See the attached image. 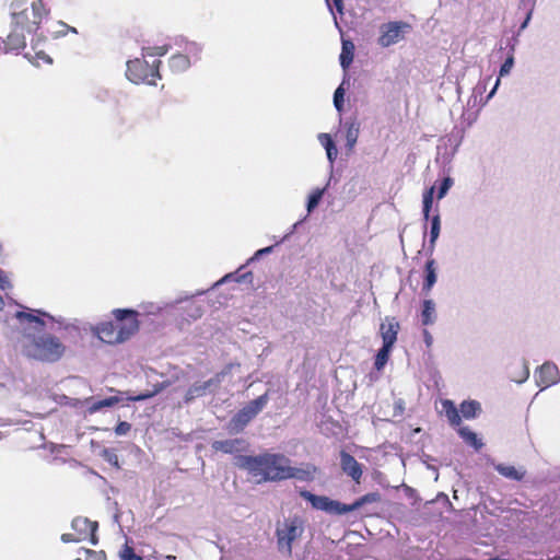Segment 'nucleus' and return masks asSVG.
I'll return each instance as SVG.
<instances>
[{
  "instance_id": "16",
  "label": "nucleus",
  "mask_w": 560,
  "mask_h": 560,
  "mask_svg": "<svg viewBox=\"0 0 560 560\" xmlns=\"http://www.w3.org/2000/svg\"><path fill=\"white\" fill-rule=\"evenodd\" d=\"M26 28L11 22V31L7 37V46L11 50H20L26 46Z\"/></svg>"
},
{
  "instance_id": "46",
  "label": "nucleus",
  "mask_w": 560,
  "mask_h": 560,
  "mask_svg": "<svg viewBox=\"0 0 560 560\" xmlns=\"http://www.w3.org/2000/svg\"><path fill=\"white\" fill-rule=\"evenodd\" d=\"M10 287V282L5 273L0 269V289L5 290Z\"/></svg>"
},
{
  "instance_id": "22",
  "label": "nucleus",
  "mask_w": 560,
  "mask_h": 560,
  "mask_svg": "<svg viewBox=\"0 0 560 560\" xmlns=\"http://www.w3.org/2000/svg\"><path fill=\"white\" fill-rule=\"evenodd\" d=\"M176 45L183 47L185 51L184 55H187L190 60L191 58L195 61L200 59L202 52V46L200 44L196 42H187L184 38H180L176 40Z\"/></svg>"
},
{
  "instance_id": "19",
  "label": "nucleus",
  "mask_w": 560,
  "mask_h": 560,
  "mask_svg": "<svg viewBox=\"0 0 560 560\" xmlns=\"http://www.w3.org/2000/svg\"><path fill=\"white\" fill-rule=\"evenodd\" d=\"M493 467L502 477L510 479V480L520 481L526 475V470L522 466L516 467L513 465L499 463V464H493Z\"/></svg>"
},
{
  "instance_id": "38",
  "label": "nucleus",
  "mask_w": 560,
  "mask_h": 560,
  "mask_svg": "<svg viewBox=\"0 0 560 560\" xmlns=\"http://www.w3.org/2000/svg\"><path fill=\"white\" fill-rule=\"evenodd\" d=\"M453 184L454 182L451 177H445L439 188L438 199H443L451 189V187L453 186Z\"/></svg>"
},
{
  "instance_id": "43",
  "label": "nucleus",
  "mask_w": 560,
  "mask_h": 560,
  "mask_svg": "<svg viewBox=\"0 0 560 560\" xmlns=\"http://www.w3.org/2000/svg\"><path fill=\"white\" fill-rule=\"evenodd\" d=\"M130 429L131 425L128 422L121 421L116 425L115 433L117 435H125L130 431Z\"/></svg>"
},
{
  "instance_id": "54",
  "label": "nucleus",
  "mask_w": 560,
  "mask_h": 560,
  "mask_svg": "<svg viewBox=\"0 0 560 560\" xmlns=\"http://www.w3.org/2000/svg\"><path fill=\"white\" fill-rule=\"evenodd\" d=\"M232 277H233V275H232V273H229V275L224 276V277H223L219 282H217V283H215V285H218V284H220V283H222V282L228 281V280H229V279H231Z\"/></svg>"
},
{
  "instance_id": "17",
  "label": "nucleus",
  "mask_w": 560,
  "mask_h": 560,
  "mask_svg": "<svg viewBox=\"0 0 560 560\" xmlns=\"http://www.w3.org/2000/svg\"><path fill=\"white\" fill-rule=\"evenodd\" d=\"M97 336L98 338L107 343H120L122 342L119 327L116 323L106 322L102 323L97 327Z\"/></svg>"
},
{
  "instance_id": "4",
  "label": "nucleus",
  "mask_w": 560,
  "mask_h": 560,
  "mask_svg": "<svg viewBox=\"0 0 560 560\" xmlns=\"http://www.w3.org/2000/svg\"><path fill=\"white\" fill-rule=\"evenodd\" d=\"M47 14L48 10L45 9L40 0L32 2L27 0H13L10 4L11 22L26 28L28 34L38 28Z\"/></svg>"
},
{
  "instance_id": "23",
  "label": "nucleus",
  "mask_w": 560,
  "mask_h": 560,
  "mask_svg": "<svg viewBox=\"0 0 560 560\" xmlns=\"http://www.w3.org/2000/svg\"><path fill=\"white\" fill-rule=\"evenodd\" d=\"M191 66V60L187 55L175 54L168 60V67L173 72H184Z\"/></svg>"
},
{
  "instance_id": "1",
  "label": "nucleus",
  "mask_w": 560,
  "mask_h": 560,
  "mask_svg": "<svg viewBox=\"0 0 560 560\" xmlns=\"http://www.w3.org/2000/svg\"><path fill=\"white\" fill-rule=\"evenodd\" d=\"M15 317L23 329L19 341L23 354L43 362H56L63 355L66 347L59 338L50 334H42L40 329L49 324L51 329L54 324H57L58 328L67 329L70 324L66 318L55 317L39 310L16 312Z\"/></svg>"
},
{
  "instance_id": "45",
  "label": "nucleus",
  "mask_w": 560,
  "mask_h": 560,
  "mask_svg": "<svg viewBox=\"0 0 560 560\" xmlns=\"http://www.w3.org/2000/svg\"><path fill=\"white\" fill-rule=\"evenodd\" d=\"M272 248H273L272 246H268V247H265V248L258 249V250L255 253L254 257H253V258H250V260H254V259H256V258H259V257H260V256H262V255L270 254V253L272 252Z\"/></svg>"
},
{
  "instance_id": "49",
  "label": "nucleus",
  "mask_w": 560,
  "mask_h": 560,
  "mask_svg": "<svg viewBox=\"0 0 560 560\" xmlns=\"http://www.w3.org/2000/svg\"><path fill=\"white\" fill-rule=\"evenodd\" d=\"M528 377H529V369H528V366L525 364V365H524V370H523L522 377H521L520 380H517V382H518V383H523V382H525Z\"/></svg>"
},
{
  "instance_id": "55",
  "label": "nucleus",
  "mask_w": 560,
  "mask_h": 560,
  "mask_svg": "<svg viewBox=\"0 0 560 560\" xmlns=\"http://www.w3.org/2000/svg\"><path fill=\"white\" fill-rule=\"evenodd\" d=\"M529 19H530V14H528V15H527V18H526V20L523 22V24H522L521 28H525V27L527 26V23H528Z\"/></svg>"
},
{
  "instance_id": "13",
  "label": "nucleus",
  "mask_w": 560,
  "mask_h": 560,
  "mask_svg": "<svg viewBox=\"0 0 560 560\" xmlns=\"http://www.w3.org/2000/svg\"><path fill=\"white\" fill-rule=\"evenodd\" d=\"M211 446L217 452H222L224 454H236L245 452L248 447V443L244 439L236 438L214 441Z\"/></svg>"
},
{
  "instance_id": "28",
  "label": "nucleus",
  "mask_w": 560,
  "mask_h": 560,
  "mask_svg": "<svg viewBox=\"0 0 560 560\" xmlns=\"http://www.w3.org/2000/svg\"><path fill=\"white\" fill-rule=\"evenodd\" d=\"M120 401H121V397H119V396H112V397H108V398H105L102 400L93 401L88 407V411L90 413H95V412L102 410L103 408L113 407Z\"/></svg>"
},
{
  "instance_id": "33",
  "label": "nucleus",
  "mask_w": 560,
  "mask_h": 560,
  "mask_svg": "<svg viewBox=\"0 0 560 560\" xmlns=\"http://www.w3.org/2000/svg\"><path fill=\"white\" fill-rule=\"evenodd\" d=\"M459 435L471 446H474L476 450H479L482 447V442L478 439L477 434L472 431H470L468 428H460L459 429Z\"/></svg>"
},
{
  "instance_id": "18",
  "label": "nucleus",
  "mask_w": 560,
  "mask_h": 560,
  "mask_svg": "<svg viewBox=\"0 0 560 560\" xmlns=\"http://www.w3.org/2000/svg\"><path fill=\"white\" fill-rule=\"evenodd\" d=\"M317 140L324 147V149L326 151L327 160L329 162L330 174L332 175L334 163L338 155L337 147L329 133H325V132L318 133Z\"/></svg>"
},
{
  "instance_id": "40",
  "label": "nucleus",
  "mask_w": 560,
  "mask_h": 560,
  "mask_svg": "<svg viewBox=\"0 0 560 560\" xmlns=\"http://www.w3.org/2000/svg\"><path fill=\"white\" fill-rule=\"evenodd\" d=\"M121 560H142V558L133 552V550L126 546L120 552Z\"/></svg>"
},
{
  "instance_id": "32",
  "label": "nucleus",
  "mask_w": 560,
  "mask_h": 560,
  "mask_svg": "<svg viewBox=\"0 0 560 560\" xmlns=\"http://www.w3.org/2000/svg\"><path fill=\"white\" fill-rule=\"evenodd\" d=\"M441 231V219L439 214H435L431 220L430 230V252L432 253L435 247V242L439 238Z\"/></svg>"
},
{
  "instance_id": "21",
  "label": "nucleus",
  "mask_w": 560,
  "mask_h": 560,
  "mask_svg": "<svg viewBox=\"0 0 560 560\" xmlns=\"http://www.w3.org/2000/svg\"><path fill=\"white\" fill-rule=\"evenodd\" d=\"M343 126L346 128V147L351 151L358 141L360 124L355 119H351L347 120Z\"/></svg>"
},
{
  "instance_id": "26",
  "label": "nucleus",
  "mask_w": 560,
  "mask_h": 560,
  "mask_svg": "<svg viewBox=\"0 0 560 560\" xmlns=\"http://www.w3.org/2000/svg\"><path fill=\"white\" fill-rule=\"evenodd\" d=\"M435 304L432 300H424L422 305L421 322L424 326L432 325L435 322Z\"/></svg>"
},
{
  "instance_id": "35",
  "label": "nucleus",
  "mask_w": 560,
  "mask_h": 560,
  "mask_svg": "<svg viewBox=\"0 0 560 560\" xmlns=\"http://www.w3.org/2000/svg\"><path fill=\"white\" fill-rule=\"evenodd\" d=\"M490 79H491V78L489 77L488 79H486L485 81L479 82V83L475 86V89H474V95H472L471 100H469V102H468L469 104H470V103H471V101H472V102H474V105H476V104H477V98H478V96H480V101H479L480 106H483V105H485V104H482V103L485 102V100L482 98V94H483V92L486 91V89H487V84H488V81H489Z\"/></svg>"
},
{
  "instance_id": "25",
  "label": "nucleus",
  "mask_w": 560,
  "mask_h": 560,
  "mask_svg": "<svg viewBox=\"0 0 560 560\" xmlns=\"http://www.w3.org/2000/svg\"><path fill=\"white\" fill-rule=\"evenodd\" d=\"M513 66H514V57H513V55H510L505 59L503 65L501 66L500 72H499V78L497 79L493 89L487 95V97L485 98V102L482 104H487L489 102V100H491L493 97V95L495 94V92L500 85V82H501L500 78L508 75L511 72Z\"/></svg>"
},
{
  "instance_id": "5",
  "label": "nucleus",
  "mask_w": 560,
  "mask_h": 560,
  "mask_svg": "<svg viewBox=\"0 0 560 560\" xmlns=\"http://www.w3.org/2000/svg\"><path fill=\"white\" fill-rule=\"evenodd\" d=\"M161 65L160 60L153 62V65H149L144 57L135 58L132 60H128L126 66V77L127 79L135 83H145L149 85H155L156 79H160L159 67Z\"/></svg>"
},
{
  "instance_id": "56",
  "label": "nucleus",
  "mask_w": 560,
  "mask_h": 560,
  "mask_svg": "<svg viewBox=\"0 0 560 560\" xmlns=\"http://www.w3.org/2000/svg\"><path fill=\"white\" fill-rule=\"evenodd\" d=\"M335 24L338 26L337 18L334 16Z\"/></svg>"
},
{
  "instance_id": "42",
  "label": "nucleus",
  "mask_w": 560,
  "mask_h": 560,
  "mask_svg": "<svg viewBox=\"0 0 560 560\" xmlns=\"http://www.w3.org/2000/svg\"><path fill=\"white\" fill-rule=\"evenodd\" d=\"M103 457L106 462H108L110 465L118 467V456L109 450H104Z\"/></svg>"
},
{
  "instance_id": "52",
  "label": "nucleus",
  "mask_w": 560,
  "mask_h": 560,
  "mask_svg": "<svg viewBox=\"0 0 560 560\" xmlns=\"http://www.w3.org/2000/svg\"><path fill=\"white\" fill-rule=\"evenodd\" d=\"M296 226H298V223L293 224V226H292L291 231H290L288 234H285V235L283 236V238L280 241V243H281V242H283L284 240H287V238H288V237H289V236L294 232V230L296 229ZM277 244H279V242H278Z\"/></svg>"
},
{
  "instance_id": "7",
  "label": "nucleus",
  "mask_w": 560,
  "mask_h": 560,
  "mask_svg": "<svg viewBox=\"0 0 560 560\" xmlns=\"http://www.w3.org/2000/svg\"><path fill=\"white\" fill-rule=\"evenodd\" d=\"M409 30L410 25L402 21L383 23L378 28L377 44L383 48L393 46L401 42Z\"/></svg>"
},
{
  "instance_id": "24",
  "label": "nucleus",
  "mask_w": 560,
  "mask_h": 560,
  "mask_svg": "<svg viewBox=\"0 0 560 560\" xmlns=\"http://www.w3.org/2000/svg\"><path fill=\"white\" fill-rule=\"evenodd\" d=\"M442 409L441 412L445 415L448 422L452 425H458L462 422L460 416L458 413V409L454 405V402L450 399H444L441 402Z\"/></svg>"
},
{
  "instance_id": "30",
  "label": "nucleus",
  "mask_w": 560,
  "mask_h": 560,
  "mask_svg": "<svg viewBox=\"0 0 560 560\" xmlns=\"http://www.w3.org/2000/svg\"><path fill=\"white\" fill-rule=\"evenodd\" d=\"M331 178H332V175L330 174L326 186L324 188H317V189L313 190L312 194L310 195L308 201H307V207H306L308 213H311L318 206L325 190L330 185Z\"/></svg>"
},
{
  "instance_id": "15",
  "label": "nucleus",
  "mask_w": 560,
  "mask_h": 560,
  "mask_svg": "<svg viewBox=\"0 0 560 560\" xmlns=\"http://www.w3.org/2000/svg\"><path fill=\"white\" fill-rule=\"evenodd\" d=\"M71 526H72L73 530L77 532L78 536L83 537V540L90 536L91 542L93 545L97 544V539L95 537V530L97 528L96 523L91 522L90 520H88L85 517H77L72 521Z\"/></svg>"
},
{
  "instance_id": "10",
  "label": "nucleus",
  "mask_w": 560,
  "mask_h": 560,
  "mask_svg": "<svg viewBox=\"0 0 560 560\" xmlns=\"http://www.w3.org/2000/svg\"><path fill=\"white\" fill-rule=\"evenodd\" d=\"M117 326L119 327L122 342L129 339L139 329V322L137 319L138 312L133 310H114L113 312Z\"/></svg>"
},
{
  "instance_id": "12",
  "label": "nucleus",
  "mask_w": 560,
  "mask_h": 560,
  "mask_svg": "<svg viewBox=\"0 0 560 560\" xmlns=\"http://www.w3.org/2000/svg\"><path fill=\"white\" fill-rule=\"evenodd\" d=\"M399 323L395 317H385L380 325V335L383 340V347L393 349L399 331Z\"/></svg>"
},
{
  "instance_id": "36",
  "label": "nucleus",
  "mask_w": 560,
  "mask_h": 560,
  "mask_svg": "<svg viewBox=\"0 0 560 560\" xmlns=\"http://www.w3.org/2000/svg\"><path fill=\"white\" fill-rule=\"evenodd\" d=\"M345 83H346V81L343 80L342 83L336 89V91L334 93V105L339 113L343 108V101H345L343 96L346 93Z\"/></svg>"
},
{
  "instance_id": "37",
  "label": "nucleus",
  "mask_w": 560,
  "mask_h": 560,
  "mask_svg": "<svg viewBox=\"0 0 560 560\" xmlns=\"http://www.w3.org/2000/svg\"><path fill=\"white\" fill-rule=\"evenodd\" d=\"M170 46L163 45V46H156V47H143L142 48V56H164L168 51Z\"/></svg>"
},
{
  "instance_id": "2",
  "label": "nucleus",
  "mask_w": 560,
  "mask_h": 560,
  "mask_svg": "<svg viewBox=\"0 0 560 560\" xmlns=\"http://www.w3.org/2000/svg\"><path fill=\"white\" fill-rule=\"evenodd\" d=\"M236 465L248 471L261 481H277L284 479H298L308 481L314 478L315 468L311 465L294 467L291 460L282 454L265 453L257 456H238Z\"/></svg>"
},
{
  "instance_id": "29",
  "label": "nucleus",
  "mask_w": 560,
  "mask_h": 560,
  "mask_svg": "<svg viewBox=\"0 0 560 560\" xmlns=\"http://www.w3.org/2000/svg\"><path fill=\"white\" fill-rule=\"evenodd\" d=\"M354 45L349 40L342 42V51L340 54V65L346 70L353 60Z\"/></svg>"
},
{
  "instance_id": "50",
  "label": "nucleus",
  "mask_w": 560,
  "mask_h": 560,
  "mask_svg": "<svg viewBox=\"0 0 560 560\" xmlns=\"http://www.w3.org/2000/svg\"><path fill=\"white\" fill-rule=\"evenodd\" d=\"M334 5L336 7L337 11L342 14L343 13V1L342 0H332Z\"/></svg>"
},
{
  "instance_id": "11",
  "label": "nucleus",
  "mask_w": 560,
  "mask_h": 560,
  "mask_svg": "<svg viewBox=\"0 0 560 560\" xmlns=\"http://www.w3.org/2000/svg\"><path fill=\"white\" fill-rule=\"evenodd\" d=\"M536 384L541 388H547L560 382L558 366L550 361L545 362L535 373Z\"/></svg>"
},
{
  "instance_id": "27",
  "label": "nucleus",
  "mask_w": 560,
  "mask_h": 560,
  "mask_svg": "<svg viewBox=\"0 0 560 560\" xmlns=\"http://www.w3.org/2000/svg\"><path fill=\"white\" fill-rule=\"evenodd\" d=\"M460 412L466 419L476 418L481 411V405L476 400H466L460 404Z\"/></svg>"
},
{
  "instance_id": "31",
  "label": "nucleus",
  "mask_w": 560,
  "mask_h": 560,
  "mask_svg": "<svg viewBox=\"0 0 560 560\" xmlns=\"http://www.w3.org/2000/svg\"><path fill=\"white\" fill-rule=\"evenodd\" d=\"M167 386H168V383L162 382V383L155 384L151 392H145V393L139 394L137 396H128L127 399L130 401H142V400L149 399V398L155 396L156 394L161 393Z\"/></svg>"
},
{
  "instance_id": "48",
  "label": "nucleus",
  "mask_w": 560,
  "mask_h": 560,
  "mask_svg": "<svg viewBox=\"0 0 560 560\" xmlns=\"http://www.w3.org/2000/svg\"><path fill=\"white\" fill-rule=\"evenodd\" d=\"M434 186H432L431 188H429L428 190H425V192L423 194V199L424 200H431L433 201V194H434Z\"/></svg>"
},
{
  "instance_id": "20",
  "label": "nucleus",
  "mask_w": 560,
  "mask_h": 560,
  "mask_svg": "<svg viewBox=\"0 0 560 560\" xmlns=\"http://www.w3.org/2000/svg\"><path fill=\"white\" fill-rule=\"evenodd\" d=\"M424 281L422 284V291L428 294L433 285L436 283L438 275H436V262L433 258L428 259L424 267Z\"/></svg>"
},
{
  "instance_id": "34",
  "label": "nucleus",
  "mask_w": 560,
  "mask_h": 560,
  "mask_svg": "<svg viewBox=\"0 0 560 560\" xmlns=\"http://www.w3.org/2000/svg\"><path fill=\"white\" fill-rule=\"evenodd\" d=\"M392 352V349L390 348H387V347H382L376 357H375V362H374V365H375V369L377 371H381L385 364L387 363L388 359H389V354Z\"/></svg>"
},
{
  "instance_id": "6",
  "label": "nucleus",
  "mask_w": 560,
  "mask_h": 560,
  "mask_svg": "<svg viewBox=\"0 0 560 560\" xmlns=\"http://www.w3.org/2000/svg\"><path fill=\"white\" fill-rule=\"evenodd\" d=\"M304 532L303 521L298 517H290L280 523L277 527L278 549L285 556H291L292 545Z\"/></svg>"
},
{
  "instance_id": "39",
  "label": "nucleus",
  "mask_w": 560,
  "mask_h": 560,
  "mask_svg": "<svg viewBox=\"0 0 560 560\" xmlns=\"http://www.w3.org/2000/svg\"><path fill=\"white\" fill-rule=\"evenodd\" d=\"M84 555V560H105V555L103 552H97L90 549L81 550Z\"/></svg>"
},
{
  "instance_id": "3",
  "label": "nucleus",
  "mask_w": 560,
  "mask_h": 560,
  "mask_svg": "<svg viewBox=\"0 0 560 560\" xmlns=\"http://www.w3.org/2000/svg\"><path fill=\"white\" fill-rule=\"evenodd\" d=\"M301 497L307 500L316 510L324 511L331 515H342L362 508L365 504L376 503L381 501L378 492H370L357 499L351 504H345L332 500L325 495H316L308 491H301Z\"/></svg>"
},
{
  "instance_id": "51",
  "label": "nucleus",
  "mask_w": 560,
  "mask_h": 560,
  "mask_svg": "<svg viewBox=\"0 0 560 560\" xmlns=\"http://www.w3.org/2000/svg\"><path fill=\"white\" fill-rule=\"evenodd\" d=\"M145 311H147L149 314H155V313H158V312H160V311H161V307H160V306H155V305L151 304V305H150V307H148Z\"/></svg>"
},
{
  "instance_id": "9",
  "label": "nucleus",
  "mask_w": 560,
  "mask_h": 560,
  "mask_svg": "<svg viewBox=\"0 0 560 560\" xmlns=\"http://www.w3.org/2000/svg\"><path fill=\"white\" fill-rule=\"evenodd\" d=\"M233 366V364L228 365L223 371L206 382L194 383L185 394V402L189 404L194 399L205 396L207 393L214 392L220 386L225 375L231 372Z\"/></svg>"
},
{
  "instance_id": "53",
  "label": "nucleus",
  "mask_w": 560,
  "mask_h": 560,
  "mask_svg": "<svg viewBox=\"0 0 560 560\" xmlns=\"http://www.w3.org/2000/svg\"><path fill=\"white\" fill-rule=\"evenodd\" d=\"M60 25H61L62 27H65L68 32L77 33V28H75V27L69 26V25H67V24H65V23H60Z\"/></svg>"
},
{
  "instance_id": "8",
  "label": "nucleus",
  "mask_w": 560,
  "mask_h": 560,
  "mask_svg": "<svg viewBox=\"0 0 560 560\" xmlns=\"http://www.w3.org/2000/svg\"><path fill=\"white\" fill-rule=\"evenodd\" d=\"M267 402V394L252 400L232 418L230 421V430L236 432L243 430V428L264 409Z\"/></svg>"
},
{
  "instance_id": "57",
  "label": "nucleus",
  "mask_w": 560,
  "mask_h": 560,
  "mask_svg": "<svg viewBox=\"0 0 560 560\" xmlns=\"http://www.w3.org/2000/svg\"><path fill=\"white\" fill-rule=\"evenodd\" d=\"M167 558L175 560V556H168Z\"/></svg>"
},
{
  "instance_id": "44",
  "label": "nucleus",
  "mask_w": 560,
  "mask_h": 560,
  "mask_svg": "<svg viewBox=\"0 0 560 560\" xmlns=\"http://www.w3.org/2000/svg\"><path fill=\"white\" fill-rule=\"evenodd\" d=\"M61 540L63 542H78V541H82L83 540V537L82 536H78L77 534H62L61 535Z\"/></svg>"
},
{
  "instance_id": "47",
  "label": "nucleus",
  "mask_w": 560,
  "mask_h": 560,
  "mask_svg": "<svg viewBox=\"0 0 560 560\" xmlns=\"http://www.w3.org/2000/svg\"><path fill=\"white\" fill-rule=\"evenodd\" d=\"M432 203L433 201L431 200H424L423 199V217L425 220L429 219V213H430V210H431V207H432Z\"/></svg>"
},
{
  "instance_id": "41",
  "label": "nucleus",
  "mask_w": 560,
  "mask_h": 560,
  "mask_svg": "<svg viewBox=\"0 0 560 560\" xmlns=\"http://www.w3.org/2000/svg\"><path fill=\"white\" fill-rule=\"evenodd\" d=\"M203 314V310L199 304L191 303L188 310V316L192 319L200 318Z\"/></svg>"
},
{
  "instance_id": "14",
  "label": "nucleus",
  "mask_w": 560,
  "mask_h": 560,
  "mask_svg": "<svg viewBox=\"0 0 560 560\" xmlns=\"http://www.w3.org/2000/svg\"><path fill=\"white\" fill-rule=\"evenodd\" d=\"M340 466L347 476L351 477L355 482H360L363 474L362 466L352 455L342 451L340 453Z\"/></svg>"
}]
</instances>
